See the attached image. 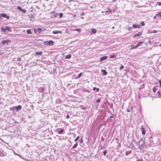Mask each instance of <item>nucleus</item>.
Instances as JSON below:
<instances>
[{"label":"nucleus","mask_w":161,"mask_h":161,"mask_svg":"<svg viewBox=\"0 0 161 161\" xmlns=\"http://www.w3.org/2000/svg\"><path fill=\"white\" fill-rule=\"evenodd\" d=\"M2 16L3 18H6L8 19H9V16H7V14H0V17Z\"/></svg>","instance_id":"obj_1"},{"label":"nucleus","mask_w":161,"mask_h":161,"mask_svg":"<svg viewBox=\"0 0 161 161\" xmlns=\"http://www.w3.org/2000/svg\"><path fill=\"white\" fill-rule=\"evenodd\" d=\"M11 42V40H3L2 41V45H4L6 43L7 45H8V42Z\"/></svg>","instance_id":"obj_2"},{"label":"nucleus","mask_w":161,"mask_h":161,"mask_svg":"<svg viewBox=\"0 0 161 161\" xmlns=\"http://www.w3.org/2000/svg\"><path fill=\"white\" fill-rule=\"evenodd\" d=\"M108 57L107 56H104L100 58V61L102 62L103 61L106 60L107 59Z\"/></svg>","instance_id":"obj_3"},{"label":"nucleus","mask_w":161,"mask_h":161,"mask_svg":"<svg viewBox=\"0 0 161 161\" xmlns=\"http://www.w3.org/2000/svg\"><path fill=\"white\" fill-rule=\"evenodd\" d=\"M142 35V33L141 31L139 32L137 34H135L133 36V37L135 38V37L137 36H140Z\"/></svg>","instance_id":"obj_4"},{"label":"nucleus","mask_w":161,"mask_h":161,"mask_svg":"<svg viewBox=\"0 0 161 161\" xmlns=\"http://www.w3.org/2000/svg\"><path fill=\"white\" fill-rule=\"evenodd\" d=\"M132 27L134 28H139L141 27V25H140L133 24Z\"/></svg>","instance_id":"obj_5"},{"label":"nucleus","mask_w":161,"mask_h":161,"mask_svg":"<svg viewBox=\"0 0 161 161\" xmlns=\"http://www.w3.org/2000/svg\"><path fill=\"white\" fill-rule=\"evenodd\" d=\"M91 32L92 33L95 34L97 32V30L94 28H92L91 29Z\"/></svg>","instance_id":"obj_6"},{"label":"nucleus","mask_w":161,"mask_h":161,"mask_svg":"<svg viewBox=\"0 0 161 161\" xmlns=\"http://www.w3.org/2000/svg\"><path fill=\"white\" fill-rule=\"evenodd\" d=\"M62 32L61 31H53V33L54 34H57L58 33H62Z\"/></svg>","instance_id":"obj_7"},{"label":"nucleus","mask_w":161,"mask_h":161,"mask_svg":"<svg viewBox=\"0 0 161 161\" xmlns=\"http://www.w3.org/2000/svg\"><path fill=\"white\" fill-rule=\"evenodd\" d=\"M102 71L103 72V75H106L107 74L108 72L105 69H102Z\"/></svg>","instance_id":"obj_8"},{"label":"nucleus","mask_w":161,"mask_h":161,"mask_svg":"<svg viewBox=\"0 0 161 161\" xmlns=\"http://www.w3.org/2000/svg\"><path fill=\"white\" fill-rule=\"evenodd\" d=\"M131 48H130V50H132L134 49H136L137 47H138V46L137 45H136L135 46H133V45H131Z\"/></svg>","instance_id":"obj_9"},{"label":"nucleus","mask_w":161,"mask_h":161,"mask_svg":"<svg viewBox=\"0 0 161 161\" xmlns=\"http://www.w3.org/2000/svg\"><path fill=\"white\" fill-rule=\"evenodd\" d=\"M5 29H6V30H7L8 31H9V32H11L12 31V30L10 28L8 27V26H6V27H5Z\"/></svg>","instance_id":"obj_10"},{"label":"nucleus","mask_w":161,"mask_h":161,"mask_svg":"<svg viewBox=\"0 0 161 161\" xmlns=\"http://www.w3.org/2000/svg\"><path fill=\"white\" fill-rule=\"evenodd\" d=\"M53 41L50 40L48 42V44L49 46H52L53 45Z\"/></svg>","instance_id":"obj_11"},{"label":"nucleus","mask_w":161,"mask_h":161,"mask_svg":"<svg viewBox=\"0 0 161 161\" xmlns=\"http://www.w3.org/2000/svg\"><path fill=\"white\" fill-rule=\"evenodd\" d=\"M142 130V133L143 135H144L146 133V130H145V129L142 127L141 128Z\"/></svg>","instance_id":"obj_12"},{"label":"nucleus","mask_w":161,"mask_h":161,"mask_svg":"<svg viewBox=\"0 0 161 161\" xmlns=\"http://www.w3.org/2000/svg\"><path fill=\"white\" fill-rule=\"evenodd\" d=\"M21 107H22L21 105H19L17 107L16 106L15 108L16 109L17 111H19V110L18 109V108L19 109H21Z\"/></svg>","instance_id":"obj_13"},{"label":"nucleus","mask_w":161,"mask_h":161,"mask_svg":"<svg viewBox=\"0 0 161 161\" xmlns=\"http://www.w3.org/2000/svg\"><path fill=\"white\" fill-rule=\"evenodd\" d=\"M71 57V56L70 54H69L66 56L65 58L66 59H70Z\"/></svg>","instance_id":"obj_14"},{"label":"nucleus","mask_w":161,"mask_h":161,"mask_svg":"<svg viewBox=\"0 0 161 161\" xmlns=\"http://www.w3.org/2000/svg\"><path fill=\"white\" fill-rule=\"evenodd\" d=\"M27 33L28 34H31L32 33L31 31V29H28L27 30Z\"/></svg>","instance_id":"obj_15"},{"label":"nucleus","mask_w":161,"mask_h":161,"mask_svg":"<svg viewBox=\"0 0 161 161\" xmlns=\"http://www.w3.org/2000/svg\"><path fill=\"white\" fill-rule=\"evenodd\" d=\"M82 75V72L80 73L78 75L77 77L76 78V79H78Z\"/></svg>","instance_id":"obj_16"},{"label":"nucleus","mask_w":161,"mask_h":161,"mask_svg":"<svg viewBox=\"0 0 161 161\" xmlns=\"http://www.w3.org/2000/svg\"><path fill=\"white\" fill-rule=\"evenodd\" d=\"M77 145H78V143H76L74 146H73L72 148H75L77 147Z\"/></svg>","instance_id":"obj_17"},{"label":"nucleus","mask_w":161,"mask_h":161,"mask_svg":"<svg viewBox=\"0 0 161 161\" xmlns=\"http://www.w3.org/2000/svg\"><path fill=\"white\" fill-rule=\"evenodd\" d=\"M36 55H42V52H36L35 53Z\"/></svg>","instance_id":"obj_18"},{"label":"nucleus","mask_w":161,"mask_h":161,"mask_svg":"<svg viewBox=\"0 0 161 161\" xmlns=\"http://www.w3.org/2000/svg\"><path fill=\"white\" fill-rule=\"evenodd\" d=\"M144 42H139L137 44V45L138 46V47L141 44H142L144 43Z\"/></svg>","instance_id":"obj_19"},{"label":"nucleus","mask_w":161,"mask_h":161,"mask_svg":"<svg viewBox=\"0 0 161 161\" xmlns=\"http://www.w3.org/2000/svg\"><path fill=\"white\" fill-rule=\"evenodd\" d=\"M1 30L2 32H5L6 31V29L4 28H1Z\"/></svg>","instance_id":"obj_20"},{"label":"nucleus","mask_w":161,"mask_h":161,"mask_svg":"<svg viewBox=\"0 0 161 161\" xmlns=\"http://www.w3.org/2000/svg\"><path fill=\"white\" fill-rule=\"evenodd\" d=\"M95 89H96V91L97 92L99 91V89L98 88H97L96 87H93V91L95 90Z\"/></svg>","instance_id":"obj_21"},{"label":"nucleus","mask_w":161,"mask_h":161,"mask_svg":"<svg viewBox=\"0 0 161 161\" xmlns=\"http://www.w3.org/2000/svg\"><path fill=\"white\" fill-rule=\"evenodd\" d=\"M64 131V130L63 129H62L59 130L58 133L59 134H61L63 131Z\"/></svg>","instance_id":"obj_22"},{"label":"nucleus","mask_w":161,"mask_h":161,"mask_svg":"<svg viewBox=\"0 0 161 161\" xmlns=\"http://www.w3.org/2000/svg\"><path fill=\"white\" fill-rule=\"evenodd\" d=\"M156 16H159L161 18V12H159L156 14Z\"/></svg>","instance_id":"obj_23"},{"label":"nucleus","mask_w":161,"mask_h":161,"mask_svg":"<svg viewBox=\"0 0 161 161\" xmlns=\"http://www.w3.org/2000/svg\"><path fill=\"white\" fill-rule=\"evenodd\" d=\"M157 89L155 87H154L153 89V91L154 93L156 91Z\"/></svg>","instance_id":"obj_24"},{"label":"nucleus","mask_w":161,"mask_h":161,"mask_svg":"<svg viewBox=\"0 0 161 161\" xmlns=\"http://www.w3.org/2000/svg\"><path fill=\"white\" fill-rule=\"evenodd\" d=\"M112 12V10H110V9H108V10H107V11H106V13H108V12H110V13H111V12Z\"/></svg>","instance_id":"obj_25"},{"label":"nucleus","mask_w":161,"mask_h":161,"mask_svg":"<svg viewBox=\"0 0 161 161\" xmlns=\"http://www.w3.org/2000/svg\"><path fill=\"white\" fill-rule=\"evenodd\" d=\"M21 11L24 13H25L26 12V10L25 9H22L21 10Z\"/></svg>","instance_id":"obj_26"},{"label":"nucleus","mask_w":161,"mask_h":161,"mask_svg":"<svg viewBox=\"0 0 161 161\" xmlns=\"http://www.w3.org/2000/svg\"><path fill=\"white\" fill-rule=\"evenodd\" d=\"M80 138L79 136H78L74 140V141L75 142H76Z\"/></svg>","instance_id":"obj_27"},{"label":"nucleus","mask_w":161,"mask_h":161,"mask_svg":"<svg viewBox=\"0 0 161 161\" xmlns=\"http://www.w3.org/2000/svg\"><path fill=\"white\" fill-rule=\"evenodd\" d=\"M106 153H107V150H104L103 152V155L104 156H105L106 154Z\"/></svg>","instance_id":"obj_28"},{"label":"nucleus","mask_w":161,"mask_h":161,"mask_svg":"<svg viewBox=\"0 0 161 161\" xmlns=\"http://www.w3.org/2000/svg\"><path fill=\"white\" fill-rule=\"evenodd\" d=\"M44 44L45 45H47L48 44V42L47 41H45L44 42Z\"/></svg>","instance_id":"obj_29"},{"label":"nucleus","mask_w":161,"mask_h":161,"mask_svg":"<svg viewBox=\"0 0 161 161\" xmlns=\"http://www.w3.org/2000/svg\"><path fill=\"white\" fill-rule=\"evenodd\" d=\"M81 30L80 29H77L74 30V31H81Z\"/></svg>","instance_id":"obj_30"},{"label":"nucleus","mask_w":161,"mask_h":161,"mask_svg":"<svg viewBox=\"0 0 161 161\" xmlns=\"http://www.w3.org/2000/svg\"><path fill=\"white\" fill-rule=\"evenodd\" d=\"M17 8L19 10H20V11L21 10L22 8H21L20 6H18L17 7Z\"/></svg>","instance_id":"obj_31"},{"label":"nucleus","mask_w":161,"mask_h":161,"mask_svg":"<svg viewBox=\"0 0 161 161\" xmlns=\"http://www.w3.org/2000/svg\"><path fill=\"white\" fill-rule=\"evenodd\" d=\"M17 8L19 10H20V11L21 10L22 8H21L20 6H18L17 7Z\"/></svg>","instance_id":"obj_32"},{"label":"nucleus","mask_w":161,"mask_h":161,"mask_svg":"<svg viewBox=\"0 0 161 161\" xmlns=\"http://www.w3.org/2000/svg\"><path fill=\"white\" fill-rule=\"evenodd\" d=\"M141 25L142 26H144L145 25V23L143 21H142L141 22Z\"/></svg>","instance_id":"obj_33"},{"label":"nucleus","mask_w":161,"mask_h":161,"mask_svg":"<svg viewBox=\"0 0 161 161\" xmlns=\"http://www.w3.org/2000/svg\"><path fill=\"white\" fill-rule=\"evenodd\" d=\"M37 29L40 32L42 31V29L41 28H38Z\"/></svg>","instance_id":"obj_34"},{"label":"nucleus","mask_w":161,"mask_h":161,"mask_svg":"<svg viewBox=\"0 0 161 161\" xmlns=\"http://www.w3.org/2000/svg\"><path fill=\"white\" fill-rule=\"evenodd\" d=\"M124 68V66L123 65H122L120 67L119 69L121 70V69H123Z\"/></svg>","instance_id":"obj_35"},{"label":"nucleus","mask_w":161,"mask_h":161,"mask_svg":"<svg viewBox=\"0 0 161 161\" xmlns=\"http://www.w3.org/2000/svg\"><path fill=\"white\" fill-rule=\"evenodd\" d=\"M115 57V55H112L110 56V58H114Z\"/></svg>","instance_id":"obj_36"},{"label":"nucleus","mask_w":161,"mask_h":161,"mask_svg":"<svg viewBox=\"0 0 161 161\" xmlns=\"http://www.w3.org/2000/svg\"><path fill=\"white\" fill-rule=\"evenodd\" d=\"M132 29V27H129L128 28V30L129 31H131Z\"/></svg>","instance_id":"obj_37"},{"label":"nucleus","mask_w":161,"mask_h":161,"mask_svg":"<svg viewBox=\"0 0 161 161\" xmlns=\"http://www.w3.org/2000/svg\"><path fill=\"white\" fill-rule=\"evenodd\" d=\"M14 109V107H11L9 108V110L11 111H13Z\"/></svg>","instance_id":"obj_38"},{"label":"nucleus","mask_w":161,"mask_h":161,"mask_svg":"<svg viewBox=\"0 0 161 161\" xmlns=\"http://www.w3.org/2000/svg\"><path fill=\"white\" fill-rule=\"evenodd\" d=\"M63 14L62 13H60L59 14V17L60 18H62L63 16Z\"/></svg>","instance_id":"obj_39"},{"label":"nucleus","mask_w":161,"mask_h":161,"mask_svg":"<svg viewBox=\"0 0 161 161\" xmlns=\"http://www.w3.org/2000/svg\"><path fill=\"white\" fill-rule=\"evenodd\" d=\"M157 93H158V95H159V97H160L161 96V93H160V92H159V91H158L157 92Z\"/></svg>","instance_id":"obj_40"},{"label":"nucleus","mask_w":161,"mask_h":161,"mask_svg":"<svg viewBox=\"0 0 161 161\" xmlns=\"http://www.w3.org/2000/svg\"><path fill=\"white\" fill-rule=\"evenodd\" d=\"M159 84H160V85H159V86H160V87H161V80H159Z\"/></svg>","instance_id":"obj_41"},{"label":"nucleus","mask_w":161,"mask_h":161,"mask_svg":"<svg viewBox=\"0 0 161 161\" xmlns=\"http://www.w3.org/2000/svg\"><path fill=\"white\" fill-rule=\"evenodd\" d=\"M101 140L102 141H104V138L102 136L101 138Z\"/></svg>","instance_id":"obj_42"},{"label":"nucleus","mask_w":161,"mask_h":161,"mask_svg":"<svg viewBox=\"0 0 161 161\" xmlns=\"http://www.w3.org/2000/svg\"><path fill=\"white\" fill-rule=\"evenodd\" d=\"M21 60V58H17V61H20Z\"/></svg>","instance_id":"obj_43"},{"label":"nucleus","mask_w":161,"mask_h":161,"mask_svg":"<svg viewBox=\"0 0 161 161\" xmlns=\"http://www.w3.org/2000/svg\"><path fill=\"white\" fill-rule=\"evenodd\" d=\"M66 118L67 119L69 118V116L68 114H67V115Z\"/></svg>","instance_id":"obj_44"},{"label":"nucleus","mask_w":161,"mask_h":161,"mask_svg":"<svg viewBox=\"0 0 161 161\" xmlns=\"http://www.w3.org/2000/svg\"><path fill=\"white\" fill-rule=\"evenodd\" d=\"M157 32H158L157 31L154 30V31H153V33H156Z\"/></svg>","instance_id":"obj_45"},{"label":"nucleus","mask_w":161,"mask_h":161,"mask_svg":"<svg viewBox=\"0 0 161 161\" xmlns=\"http://www.w3.org/2000/svg\"><path fill=\"white\" fill-rule=\"evenodd\" d=\"M158 5H159V6H161V2H158Z\"/></svg>","instance_id":"obj_46"},{"label":"nucleus","mask_w":161,"mask_h":161,"mask_svg":"<svg viewBox=\"0 0 161 161\" xmlns=\"http://www.w3.org/2000/svg\"><path fill=\"white\" fill-rule=\"evenodd\" d=\"M100 100L99 99H97V103H99L100 102Z\"/></svg>","instance_id":"obj_47"},{"label":"nucleus","mask_w":161,"mask_h":161,"mask_svg":"<svg viewBox=\"0 0 161 161\" xmlns=\"http://www.w3.org/2000/svg\"><path fill=\"white\" fill-rule=\"evenodd\" d=\"M85 14V13L84 12H82L81 14V15H83Z\"/></svg>","instance_id":"obj_48"},{"label":"nucleus","mask_w":161,"mask_h":161,"mask_svg":"<svg viewBox=\"0 0 161 161\" xmlns=\"http://www.w3.org/2000/svg\"><path fill=\"white\" fill-rule=\"evenodd\" d=\"M142 161V159H139V160H136V161Z\"/></svg>","instance_id":"obj_49"},{"label":"nucleus","mask_w":161,"mask_h":161,"mask_svg":"<svg viewBox=\"0 0 161 161\" xmlns=\"http://www.w3.org/2000/svg\"><path fill=\"white\" fill-rule=\"evenodd\" d=\"M156 15H155V16L154 17H153V18L154 19H156Z\"/></svg>","instance_id":"obj_50"},{"label":"nucleus","mask_w":161,"mask_h":161,"mask_svg":"<svg viewBox=\"0 0 161 161\" xmlns=\"http://www.w3.org/2000/svg\"><path fill=\"white\" fill-rule=\"evenodd\" d=\"M34 32H35V33H36V29L35 28L34 29Z\"/></svg>","instance_id":"obj_51"},{"label":"nucleus","mask_w":161,"mask_h":161,"mask_svg":"<svg viewBox=\"0 0 161 161\" xmlns=\"http://www.w3.org/2000/svg\"><path fill=\"white\" fill-rule=\"evenodd\" d=\"M73 16L74 17H75L76 16V15L75 14H74L73 15Z\"/></svg>","instance_id":"obj_52"},{"label":"nucleus","mask_w":161,"mask_h":161,"mask_svg":"<svg viewBox=\"0 0 161 161\" xmlns=\"http://www.w3.org/2000/svg\"><path fill=\"white\" fill-rule=\"evenodd\" d=\"M110 117L111 118H112L113 117L112 116H110Z\"/></svg>","instance_id":"obj_53"},{"label":"nucleus","mask_w":161,"mask_h":161,"mask_svg":"<svg viewBox=\"0 0 161 161\" xmlns=\"http://www.w3.org/2000/svg\"><path fill=\"white\" fill-rule=\"evenodd\" d=\"M81 19H84V17H81Z\"/></svg>","instance_id":"obj_54"},{"label":"nucleus","mask_w":161,"mask_h":161,"mask_svg":"<svg viewBox=\"0 0 161 161\" xmlns=\"http://www.w3.org/2000/svg\"><path fill=\"white\" fill-rule=\"evenodd\" d=\"M83 142L82 141V142H80V143H81L82 142Z\"/></svg>","instance_id":"obj_55"},{"label":"nucleus","mask_w":161,"mask_h":161,"mask_svg":"<svg viewBox=\"0 0 161 161\" xmlns=\"http://www.w3.org/2000/svg\"><path fill=\"white\" fill-rule=\"evenodd\" d=\"M160 47H161V43L160 44Z\"/></svg>","instance_id":"obj_56"},{"label":"nucleus","mask_w":161,"mask_h":161,"mask_svg":"<svg viewBox=\"0 0 161 161\" xmlns=\"http://www.w3.org/2000/svg\"><path fill=\"white\" fill-rule=\"evenodd\" d=\"M113 28H114V26H113Z\"/></svg>","instance_id":"obj_57"},{"label":"nucleus","mask_w":161,"mask_h":161,"mask_svg":"<svg viewBox=\"0 0 161 161\" xmlns=\"http://www.w3.org/2000/svg\"><path fill=\"white\" fill-rule=\"evenodd\" d=\"M116 140H117V138H116Z\"/></svg>","instance_id":"obj_58"}]
</instances>
